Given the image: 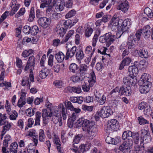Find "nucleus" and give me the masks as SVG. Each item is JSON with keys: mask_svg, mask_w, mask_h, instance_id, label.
<instances>
[{"mask_svg": "<svg viewBox=\"0 0 153 153\" xmlns=\"http://www.w3.org/2000/svg\"><path fill=\"white\" fill-rule=\"evenodd\" d=\"M65 104L66 109L63 105L62 103L60 104L58 107H56L55 108V109L58 110V111L61 112L64 120L66 119L67 116L68 115V114L67 112V109L71 111H73L74 110V107L71 102L68 101L66 104L65 102Z\"/></svg>", "mask_w": 153, "mask_h": 153, "instance_id": "obj_1", "label": "nucleus"}, {"mask_svg": "<svg viewBox=\"0 0 153 153\" xmlns=\"http://www.w3.org/2000/svg\"><path fill=\"white\" fill-rule=\"evenodd\" d=\"M116 38V37L115 35L112 34L111 32H109L100 36L99 40L102 43L106 42L107 46L109 47Z\"/></svg>", "mask_w": 153, "mask_h": 153, "instance_id": "obj_2", "label": "nucleus"}, {"mask_svg": "<svg viewBox=\"0 0 153 153\" xmlns=\"http://www.w3.org/2000/svg\"><path fill=\"white\" fill-rule=\"evenodd\" d=\"M118 127V122L117 120L112 119L108 121L105 131L106 133L110 134L113 131L117 130Z\"/></svg>", "mask_w": 153, "mask_h": 153, "instance_id": "obj_3", "label": "nucleus"}, {"mask_svg": "<svg viewBox=\"0 0 153 153\" xmlns=\"http://www.w3.org/2000/svg\"><path fill=\"white\" fill-rule=\"evenodd\" d=\"M98 115L103 118H107L113 114V112L110 107L108 106L103 107L100 111H97Z\"/></svg>", "mask_w": 153, "mask_h": 153, "instance_id": "obj_4", "label": "nucleus"}, {"mask_svg": "<svg viewBox=\"0 0 153 153\" xmlns=\"http://www.w3.org/2000/svg\"><path fill=\"white\" fill-rule=\"evenodd\" d=\"M132 144V141L127 139L120 145L119 149L124 153H129L131 151V147Z\"/></svg>", "mask_w": 153, "mask_h": 153, "instance_id": "obj_5", "label": "nucleus"}, {"mask_svg": "<svg viewBox=\"0 0 153 153\" xmlns=\"http://www.w3.org/2000/svg\"><path fill=\"white\" fill-rule=\"evenodd\" d=\"M141 136L140 137V144L139 146L140 148L144 147V141L146 143L150 138V136L148 131L145 129H142L141 130Z\"/></svg>", "mask_w": 153, "mask_h": 153, "instance_id": "obj_6", "label": "nucleus"}, {"mask_svg": "<svg viewBox=\"0 0 153 153\" xmlns=\"http://www.w3.org/2000/svg\"><path fill=\"white\" fill-rule=\"evenodd\" d=\"M93 123L83 118L79 119L77 122V123L79 125L78 126H82L83 131H85L88 130V128L91 126V124L92 125Z\"/></svg>", "mask_w": 153, "mask_h": 153, "instance_id": "obj_7", "label": "nucleus"}, {"mask_svg": "<svg viewBox=\"0 0 153 153\" xmlns=\"http://www.w3.org/2000/svg\"><path fill=\"white\" fill-rule=\"evenodd\" d=\"M123 82L124 84V85L130 87L135 85L137 82V80L132 76H128L124 77L123 79Z\"/></svg>", "mask_w": 153, "mask_h": 153, "instance_id": "obj_8", "label": "nucleus"}, {"mask_svg": "<svg viewBox=\"0 0 153 153\" xmlns=\"http://www.w3.org/2000/svg\"><path fill=\"white\" fill-rule=\"evenodd\" d=\"M129 7V4L127 0H122L117 7L118 10H121L124 13H126Z\"/></svg>", "mask_w": 153, "mask_h": 153, "instance_id": "obj_9", "label": "nucleus"}, {"mask_svg": "<svg viewBox=\"0 0 153 153\" xmlns=\"http://www.w3.org/2000/svg\"><path fill=\"white\" fill-rule=\"evenodd\" d=\"M42 116L43 119V123L46 124L47 123L46 120L48 119L49 117H54L55 116L53 115V113L50 111H48L46 109H43L42 111Z\"/></svg>", "mask_w": 153, "mask_h": 153, "instance_id": "obj_10", "label": "nucleus"}, {"mask_svg": "<svg viewBox=\"0 0 153 153\" xmlns=\"http://www.w3.org/2000/svg\"><path fill=\"white\" fill-rule=\"evenodd\" d=\"M38 22L39 25L43 28L48 27L51 23L49 19L46 17L39 18L38 20Z\"/></svg>", "mask_w": 153, "mask_h": 153, "instance_id": "obj_11", "label": "nucleus"}, {"mask_svg": "<svg viewBox=\"0 0 153 153\" xmlns=\"http://www.w3.org/2000/svg\"><path fill=\"white\" fill-rule=\"evenodd\" d=\"M119 93L121 95H124L126 96H129L131 94L130 87L123 85L120 87Z\"/></svg>", "mask_w": 153, "mask_h": 153, "instance_id": "obj_12", "label": "nucleus"}, {"mask_svg": "<svg viewBox=\"0 0 153 153\" xmlns=\"http://www.w3.org/2000/svg\"><path fill=\"white\" fill-rule=\"evenodd\" d=\"M86 131L88 132L90 137H94L96 135L97 129L94 123H93L91 125V126L88 128V130Z\"/></svg>", "mask_w": 153, "mask_h": 153, "instance_id": "obj_13", "label": "nucleus"}, {"mask_svg": "<svg viewBox=\"0 0 153 153\" xmlns=\"http://www.w3.org/2000/svg\"><path fill=\"white\" fill-rule=\"evenodd\" d=\"M76 46H74L71 48L67 49L65 55L66 59H67L69 58L73 57L76 53Z\"/></svg>", "mask_w": 153, "mask_h": 153, "instance_id": "obj_14", "label": "nucleus"}, {"mask_svg": "<svg viewBox=\"0 0 153 153\" xmlns=\"http://www.w3.org/2000/svg\"><path fill=\"white\" fill-rule=\"evenodd\" d=\"M139 89L140 92L142 94H146L149 91V88L151 86V85L150 84L146 83L140 84Z\"/></svg>", "mask_w": 153, "mask_h": 153, "instance_id": "obj_15", "label": "nucleus"}, {"mask_svg": "<svg viewBox=\"0 0 153 153\" xmlns=\"http://www.w3.org/2000/svg\"><path fill=\"white\" fill-rule=\"evenodd\" d=\"M142 33V35L145 38H148L150 35V26L146 25L144 27L143 29H140V30Z\"/></svg>", "mask_w": 153, "mask_h": 153, "instance_id": "obj_16", "label": "nucleus"}, {"mask_svg": "<svg viewBox=\"0 0 153 153\" xmlns=\"http://www.w3.org/2000/svg\"><path fill=\"white\" fill-rule=\"evenodd\" d=\"M73 146L74 148V149H72L75 153H83L86 151L85 146L83 144H82L79 146L78 149V146L74 144H73Z\"/></svg>", "mask_w": 153, "mask_h": 153, "instance_id": "obj_17", "label": "nucleus"}, {"mask_svg": "<svg viewBox=\"0 0 153 153\" xmlns=\"http://www.w3.org/2000/svg\"><path fill=\"white\" fill-rule=\"evenodd\" d=\"M142 80H140L139 83L140 84H144L147 83L150 84L151 85L152 83L149 80L151 79L150 76L147 74L144 73L141 76Z\"/></svg>", "mask_w": 153, "mask_h": 153, "instance_id": "obj_18", "label": "nucleus"}, {"mask_svg": "<svg viewBox=\"0 0 153 153\" xmlns=\"http://www.w3.org/2000/svg\"><path fill=\"white\" fill-rule=\"evenodd\" d=\"M130 24V19H126L122 22L120 27L121 31L123 32L127 31Z\"/></svg>", "mask_w": 153, "mask_h": 153, "instance_id": "obj_19", "label": "nucleus"}, {"mask_svg": "<svg viewBox=\"0 0 153 153\" xmlns=\"http://www.w3.org/2000/svg\"><path fill=\"white\" fill-rule=\"evenodd\" d=\"M84 54L82 50L81 49L77 50L75 55L76 60L80 64L81 63V60L83 59Z\"/></svg>", "mask_w": 153, "mask_h": 153, "instance_id": "obj_20", "label": "nucleus"}, {"mask_svg": "<svg viewBox=\"0 0 153 153\" xmlns=\"http://www.w3.org/2000/svg\"><path fill=\"white\" fill-rule=\"evenodd\" d=\"M53 115L56 118V119L57 120V121H56V122L54 121L55 119H53V122L56 124L57 123H59V126H61L62 125V121L61 120H59V117L61 118V115H60V112L59 111H58V110H56L55 109L53 112Z\"/></svg>", "mask_w": 153, "mask_h": 153, "instance_id": "obj_21", "label": "nucleus"}, {"mask_svg": "<svg viewBox=\"0 0 153 153\" xmlns=\"http://www.w3.org/2000/svg\"><path fill=\"white\" fill-rule=\"evenodd\" d=\"M128 71L129 74L132 75L134 78L137 75L138 73V69L137 68L135 65L130 66L128 68Z\"/></svg>", "mask_w": 153, "mask_h": 153, "instance_id": "obj_22", "label": "nucleus"}, {"mask_svg": "<svg viewBox=\"0 0 153 153\" xmlns=\"http://www.w3.org/2000/svg\"><path fill=\"white\" fill-rule=\"evenodd\" d=\"M64 64H60L57 62L53 64V69L54 72L59 73L61 70L64 69Z\"/></svg>", "mask_w": 153, "mask_h": 153, "instance_id": "obj_23", "label": "nucleus"}, {"mask_svg": "<svg viewBox=\"0 0 153 153\" xmlns=\"http://www.w3.org/2000/svg\"><path fill=\"white\" fill-rule=\"evenodd\" d=\"M54 3H56V4L54 5L55 8L56 10L59 9L60 11H62L65 6L64 2L63 0H58L57 1H55Z\"/></svg>", "mask_w": 153, "mask_h": 153, "instance_id": "obj_24", "label": "nucleus"}, {"mask_svg": "<svg viewBox=\"0 0 153 153\" xmlns=\"http://www.w3.org/2000/svg\"><path fill=\"white\" fill-rule=\"evenodd\" d=\"M131 61V59L128 57L124 58L122 61L119 68L120 70L123 69L125 66L128 65Z\"/></svg>", "mask_w": 153, "mask_h": 153, "instance_id": "obj_25", "label": "nucleus"}, {"mask_svg": "<svg viewBox=\"0 0 153 153\" xmlns=\"http://www.w3.org/2000/svg\"><path fill=\"white\" fill-rule=\"evenodd\" d=\"M32 66H31L30 64H28L27 63L25 68L24 70L25 71H27L29 69H30V71L29 74L30 79L31 82H34V78L33 73L32 71V70L33 69V68H32Z\"/></svg>", "mask_w": 153, "mask_h": 153, "instance_id": "obj_26", "label": "nucleus"}, {"mask_svg": "<svg viewBox=\"0 0 153 153\" xmlns=\"http://www.w3.org/2000/svg\"><path fill=\"white\" fill-rule=\"evenodd\" d=\"M67 89L70 92H74L77 94L80 93L82 91L81 88L79 86L77 87L69 86L67 88Z\"/></svg>", "mask_w": 153, "mask_h": 153, "instance_id": "obj_27", "label": "nucleus"}, {"mask_svg": "<svg viewBox=\"0 0 153 153\" xmlns=\"http://www.w3.org/2000/svg\"><path fill=\"white\" fill-rule=\"evenodd\" d=\"M88 67L85 64H81L78 69L80 76H84L86 74Z\"/></svg>", "mask_w": 153, "mask_h": 153, "instance_id": "obj_28", "label": "nucleus"}, {"mask_svg": "<svg viewBox=\"0 0 153 153\" xmlns=\"http://www.w3.org/2000/svg\"><path fill=\"white\" fill-rule=\"evenodd\" d=\"M55 57L58 62H62L64 60L65 56L62 52L59 51L55 54Z\"/></svg>", "mask_w": 153, "mask_h": 153, "instance_id": "obj_29", "label": "nucleus"}, {"mask_svg": "<svg viewBox=\"0 0 153 153\" xmlns=\"http://www.w3.org/2000/svg\"><path fill=\"white\" fill-rule=\"evenodd\" d=\"M49 73L48 70L46 68H42L39 72V76L42 79H45Z\"/></svg>", "mask_w": 153, "mask_h": 153, "instance_id": "obj_30", "label": "nucleus"}, {"mask_svg": "<svg viewBox=\"0 0 153 153\" xmlns=\"http://www.w3.org/2000/svg\"><path fill=\"white\" fill-rule=\"evenodd\" d=\"M132 139L131 140L132 142L136 144H138L139 142L140 143V135L139 133L137 132L133 133V134L132 136Z\"/></svg>", "mask_w": 153, "mask_h": 153, "instance_id": "obj_31", "label": "nucleus"}, {"mask_svg": "<svg viewBox=\"0 0 153 153\" xmlns=\"http://www.w3.org/2000/svg\"><path fill=\"white\" fill-rule=\"evenodd\" d=\"M30 77L27 76H25L23 77L22 80V86H25L27 84V86L28 88V89H30V82L29 81Z\"/></svg>", "mask_w": 153, "mask_h": 153, "instance_id": "obj_32", "label": "nucleus"}, {"mask_svg": "<svg viewBox=\"0 0 153 153\" xmlns=\"http://www.w3.org/2000/svg\"><path fill=\"white\" fill-rule=\"evenodd\" d=\"M56 3H54V1H53V4H51V5H48V7L47 8L46 10V14L48 15V16L51 17V14L53 13V7L55 6Z\"/></svg>", "mask_w": 153, "mask_h": 153, "instance_id": "obj_33", "label": "nucleus"}, {"mask_svg": "<svg viewBox=\"0 0 153 153\" xmlns=\"http://www.w3.org/2000/svg\"><path fill=\"white\" fill-rule=\"evenodd\" d=\"M138 54L142 58H147L149 56L147 50L143 49L139 51Z\"/></svg>", "mask_w": 153, "mask_h": 153, "instance_id": "obj_34", "label": "nucleus"}, {"mask_svg": "<svg viewBox=\"0 0 153 153\" xmlns=\"http://www.w3.org/2000/svg\"><path fill=\"white\" fill-rule=\"evenodd\" d=\"M69 69L71 72L75 73L78 71L79 67L76 64L72 63L70 65Z\"/></svg>", "mask_w": 153, "mask_h": 153, "instance_id": "obj_35", "label": "nucleus"}, {"mask_svg": "<svg viewBox=\"0 0 153 153\" xmlns=\"http://www.w3.org/2000/svg\"><path fill=\"white\" fill-rule=\"evenodd\" d=\"M4 125L3 127V130L2 131V135H4L6 132L8 131L12 126L11 123L8 122L6 123Z\"/></svg>", "mask_w": 153, "mask_h": 153, "instance_id": "obj_36", "label": "nucleus"}, {"mask_svg": "<svg viewBox=\"0 0 153 153\" xmlns=\"http://www.w3.org/2000/svg\"><path fill=\"white\" fill-rule=\"evenodd\" d=\"M41 116V114L40 112L38 111L36 113L34 126H39L40 125V119Z\"/></svg>", "mask_w": 153, "mask_h": 153, "instance_id": "obj_37", "label": "nucleus"}, {"mask_svg": "<svg viewBox=\"0 0 153 153\" xmlns=\"http://www.w3.org/2000/svg\"><path fill=\"white\" fill-rule=\"evenodd\" d=\"M74 31L73 30H69L66 36L63 39L62 41L61 42V43H62L64 42H66L74 34Z\"/></svg>", "mask_w": 153, "mask_h": 153, "instance_id": "obj_38", "label": "nucleus"}, {"mask_svg": "<svg viewBox=\"0 0 153 153\" xmlns=\"http://www.w3.org/2000/svg\"><path fill=\"white\" fill-rule=\"evenodd\" d=\"M55 138L54 139V141L56 144L57 149L59 152H61V142L59 138L57 136H56V135H54Z\"/></svg>", "mask_w": 153, "mask_h": 153, "instance_id": "obj_39", "label": "nucleus"}, {"mask_svg": "<svg viewBox=\"0 0 153 153\" xmlns=\"http://www.w3.org/2000/svg\"><path fill=\"white\" fill-rule=\"evenodd\" d=\"M133 133L130 131H124L122 136V139L125 140L127 139V137H132Z\"/></svg>", "mask_w": 153, "mask_h": 153, "instance_id": "obj_40", "label": "nucleus"}, {"mask_svg": "<svg viewBox=\"0 0 153 153\" xmlns=\"http://www.w3.org/2000/svg\"><path fill=\"white\" fill-rule=\"evenodd\" d=\"M83 77L82 76H78L76 75H74L70 77V79L74 82H79L83 79Z\"/></svg>", "mask_w": 153, "mask_h": 153, "instance_id": "obj_41", "label": "nucleus"}, {"mask_svg": "<svg viewBox=\"0 0 153 153\" xmlns=\"http://www.w3.org/2000/svg\"><path fill=\"white\" fill-rule=\"evenodd\" d=\"M144 13L149 18H153L152 10L148 7H146L144 10Z\"/></svg>", "mask_w": 153, "mask_h": 153, "instance_id": "obj_42", "label": "nucleus"}, {"mask_svg": "<svg viewBox=\"0 0 153 153\" xmlns=\"http://www.w3.org/2000/svg\"><path fill=\"white\" fill-rule=\"evenodd\" d=\"M42 2L43 3H42L40 5V7L41 8H44L45 7L48 6V5H51V1L52 0H41Z\"/></svg>", "mask_w": 153, "mask_h": 153, "instance_id": "obj_43", "label": "nucleus"}, {"mask_svg": "<svg viewBox=\"0 0 153 153\" xmlns=\"http://www.w3.org/2000/svg\"><path fill=\"white\" fill-rule=\"evenodd\" d=\"M18 147V145L16 142H14L12 143L10 147V152L16 153Z\"/></svg>", "mask_w": 153, "mask_h": 153, "instance_id": "obj_44", "label": "nucleus"}, {"mask_svg": "<svg viewBox=\"0 0 153 153\" xmlns=\"http://www.w3.org/2000/svg\"><path fill=\"white\" fill-rule=\"evenodd\" d=\"M105 141L106 143L109 144H116L117 143L116 140L114 138L109 136L107 137L105 139Z\"/></svg>", "mask_w": 153, "mask_h": 153, "instance_id": "obj_45", "label": "nucleus"}, {"mask_svg": "<svg viewBox=\"0 0 153 153\" xmlns=\"http://www.w3.org/2000/svg\"><path fill=\"white\" fill-rule=\"evenodd\" d=\"M45 136L43 130L40 129L39 131V139L40 142H43L45 141Z\"/></svg>", "mask_w": 153, "mask_h": 153, "instance_id": "obj_46", "label": "nucleus"}, {"mask_svg": "<svg viewBox=\"0 0 153 153\" xmlns=\"http://www.w3.org/2000/svg\"><path fill=\"white\" fill-rule=\"evenodd\" d=\"M35 18L34 15V7H32L31 8L30 14L29 16V17L28 19V21L29 22H32L34 20Z\"/></svg>", "mask_w": 153, "mask_h": 153, "instance_id": "obj_47", "label": "nucleus"}, {"mask_svg": "<svg viewBox=\"0 0 153 153\" xmlns=\"http://www.w3.org/2000/svg\"><path fill=\"white\" fill-rule=\"evenodd\" d=\"M82 137V135L81 134L76 135L74 138L73 144H74L76 145H77V144L79 143Z\"/></svg>", "mask_w": 153, "mask_h": 153, "instance_id": "obj_48", "label": "nucleus"}, {"mask_svg": "<svg viewBox=\"0 0 153 153\" xmlns=\"http://www.w3.org/2000/svg\"><path fill=\"white\" fill-rule=\"evenodd\" d=\"M38 27L36 25H34L31 28L30 33L33 35H36L39 32Z\"/></svg>", "mask_w": 153, "mask_h": 153, "instance_id": "obj_49", "label": "nucleus"}, {"mask_svg": "<svg viewBox=\"0 0 153 153\" xmlns=\"http://www.w3.org/2000/svg\"><path fill=\"white\" fill-rule=\"evenodd\" d=\"M142 36H143L141 31L139 30H138L137 31L135 36L133 38V40L134 41H135L136 40H139Z\"/></svg>", "mask_w": 153, "mask_h": 153, "instance_id": "obj_50", "label": "nucleus"}, {"mask_svg": "<svg viewBox=\"0 0 153 153\" xmlns=\"http://www.w3.org/2000/svg\"><path fill=\"white\" fill-rule=\"evenodd\" d=\"M27 63L28 64H30L31 66H32L33 68L34 69L35 66V57L33 56H30Z\"/></svg>", "mask_w": 153, "mask_h": 153, "instance_id": "obj_51", "label": "nucleus"}, {"mask_svg": "<svg viewBox=\"0 0 153 153\" xmlns=\"http://www.w3.org/2000/svg\"><path fill=\"white\" fill-rule=\"evenodd\" d=\"M67 30L63 26L62 27V28L60 30H58L56 31L57 33L59 35L60 37H63L65 33Z\"/></svg>", "mask_w": 153, "mask_h": 153, "instance_id": "obj_52", "label": "nucleus"}, {"mask_svg": "<svg viewBox=\"0 0 153 153\" xmlns=\"http://www.w3.org/2000/svg\"><path fill=\"white\" fill-rule=\"evenodd\" d=\"M35 110L36 109L35 108L33 109L31 108H28L26 110V113L27 116L31 117L34 115Z\"/></svg>", "mask_w": 153, "mask_h": 153, "instance_id": "obj_53", "label": "nucleus"}, {"mask_svg": "<svg viewBox=\"0 0 153 153\" xmlns=\"http://www.w3.org/2000/svg\"><path fill=\"white\" fill-rule=\"evenodd\" d=\"M138 120L139 121V123L140 125H143L145 124H148L149 123V121L145 119L142 116L139 117L138 118Z\"/></svg>", "mask_w": 153, "mask_h": 153, "instance_id": "obj_54", "label": "nucleus"}, {"mask_svg": "<svg viewBox=\"0 0 153 153\" xmlns=\"http://www.w3.org/2000/svg\"><path fill=\"white\" fill-rule=\"evenodd\" d=\"M100 34L99 31H96L93 39L92 46L95 47L96 45V42L97 40L98 37Z\"/></svg>", "mask_w": 153, "mask_h": 153, "instance_id": "obj_55", "label": "nucleus"}, {"mask_svg": "<svg viewBox=\"0 0 153 153\" xmlns=\"http://www.w3.org/2000/svg\"><path fill=\"white\" fill-rule=\"evenodd\" d=\"M72 21L70 19H68L64 22L63 26L67 30L68 28V27L71 25L72 26Z\"/></svg>", "mask_w": 153, "mask_h": 153, "instance_id": "obj_56", "label": "nucleus"}, {"mask_svg": "<svg viewBox=\"0 0 153 153\" xmlns=\"http://www.w3.org/2000/svg\"><path fill=\"white\" fill-rule=\"evenodd\" d=\"M33 53V50L31 49L28 51L25 50L23 52L22 56L25 57H26L29 56L30 54Z\"/></svg>", "mask_w": 153, "mask_h": 153, "instance_id": "obj_57", "label": "nucleus"}, {"mask_svg": "<svg viewBox=\"0 0 153 153\" xmlns=\"http://www.w3.org/2000/svg\"><path fill=\"white\" fill-rule=\"evenodd\" d=\"M76 14V11L74 10H72L66 14L65 16L66 18H69L74 16Z\"/></svg>", "mask_w": 153, "mask_h": 153, "instance_id": "obj_58", "label": "nucleus"}, {"mask_svg": "<svg viewBox=\"0 0 153 153\" xmlns=\"http://www.w3.org/2000/svg\"><path fill=\"white\" fill-rule=\"evenodd\" d=\"M93 30L92 28L88 27L85 30V34L86 37H88L91 35Z\"/></svg>", "mask_w": 153, "mask_h": 153, "instance_id": "obj_59", "label": "nucleus"}, {"mask_svg": "<svg viewBox=\"0 0 153 153\" xmlns=\"http://www.w3.org/2000/svg\"><path fill=\"white\" fill-rule=\"evenodd\" d=\"M19 8L18 4H16L12 8L11 12H10V15L11 16L13 15L18 10Z\"/></svg>", "mask_w": 153, "mask_h": 153, "instance_id": "obj_60", "label": "nucleus"}, {"mask_svg": "<svg viewBox=\"0 0 153 153\" xmlns=\"http://www.w3.org/2000/svg\"><path fill=\"white\" fill-rule=\"evenodd\" d=\"M25 8H21L19 11L15 15V17L16 18H17L23 15L25 13Z\"/></svg>", "mask_w": 153, "mask_h": 153, "instance_id": "obj_61", "label": "nucleus"}, {"mask_svg": "<svg viewBox=\"0 0 153 153\" xmlns=\"http://www.w3.org/2000/svg\"><path fill=\"white\" fill-rule=\"evenodd\" d=\"M93 106H88L87 105H82V109L83 110H87L89 111H91L93 110Z\"/></svg>", "mask_w": 153, "mask_h": 153, "instance_id": "obj_62", "label": "nucleus"}, {"mask_svg": "<svg viewBox=\"0 0 153 153\" xmlns=\"http://www.w3.org/2000/svg\"><path fill=\"white\" fill-rule=\"evenodd\" d=\"M6 118L5 114H3L2 115L0 118V126L4 125L7 122L6 120Z\"/></svg>", "mask_w": 153, "mask_h": 153, "instance_id": "obj_63", "label": "nucleus"}, {"mask_svg": "<svg viewBox=\"0 0 153 153\" xmlns=\"http://www.w3.org/2000/svg\"><path fill=\"white\" fill-rule=\"evenodd\" d=\"M118 20L114 21V22L112 24V30H117L118 29V26L119 25V22H118Z\"/></svg>", "mask_w": 153, "mask_h": 153, "instance_id": "obj_64", "label": "nucleus"}]
</instances>
